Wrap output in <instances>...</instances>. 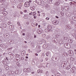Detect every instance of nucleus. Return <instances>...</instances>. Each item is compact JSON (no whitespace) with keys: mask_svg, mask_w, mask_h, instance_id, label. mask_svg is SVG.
Listing matches in <instances>:
<instances>
[{"mask_svg":"<svg viewBox=\"0 0 76 76\" xmlns=\"http://www.w3.org/2000/svg\"><path fill=\"white\" fill-rule=\"evenodd\" d=\"M67 64V62L65 61H63L61 62V67H65V66Z\"/></svg>","mask_w":76,"mask_h":76,"instance_id":"1","label":"nucleus"},{"mask_svg":"<svg viewBox=\"0 0 76 76\" xmlns=\"http://www.w3.org/2000/svg\"><path fill=\"white\" fill-rule=\"evenodd\" d=\"M37 3H38V4L40 5L41 6H43V3L42 1L41 0H36Z\"/></svg>","mask_w":76,"mask_h":76,"instance_id":"2","label":"nucleus"},{"mask_svg":"<svg viewBox=\"0 0 76 76\" xmlns=\"http://www.w3.org/2000/svg\"><path fill=\"white\" fill-rule=\"evenodd\" d=\"M24 5L26 7H29L30 5V3L28 2H26L25 3Z\"/></svg>","mask_w":76,"mask_h":76,"instance_id":"3","label":"nucleus"},{"mask_svg":"<svg viewBox=\"0 0 76 76\" xmlns=\"http://www.w3.org/2000/svg\"><path fill=\"white\" fill-rule=\"evenodd\" d=\"M37 32L38 34H41L42 32V30L41 29H37Z\"/></svg>","mask_w":76,"mask_h":76,"instance_id":"4","label":"nucleus"},{"mask_svg":"<svg viewBox=\"0 0 76 76\" xmlns=\"http://www.w3.org/2000/svg\"><path fill=\"white\" fill-rule=\"evenodd\" d=\"M64 46L66 48H70V45L69 44H65Z\"/></svg>","mask_w":76,"mask_h":76,"instance_id":"5","label":"nucleus"},{"mask_svg":"<svg viewBox=\"0 0 76 76\" xmlns=\"http://www.w3.org/2000/svg\"><path fill=\"white\" fill-rule=\"evenodd\" d=\"M36 48H37V51H39V52H40V51H41V50H40L41 48L40 47V46H37L36 47Z\"/></svg>","mask_w":76,"mask_h":76,"instance_id":"6","label":"nucleus"},{"mask_svg":"<svg viewBox=\"0 0 76 76\" xmlns=\"http://www.w3.org/2000/svg\"><path fill=\"white\" fill-rule=\"evenodd\" d=\"M69 54H70L71 56H73V51L71 50L69 51Z\"/></svg>","mask_w":76,"mask_h":76,"instance_id":"7","label":"nucleus"},{"mask_svg":"<svg viewBox=\"0 0 76 76\" xmlns=\"http://www.w3.org/2000/svg\"><path fill=\"white\" fill-rule=\"evenodd\" d=\"M71 71H72V73H75V71H76V68L75 67H73L72 69H71Z\"/></svg>","mask_w":76,"mask_h":76,"instance_id":"8","label":"nucleus"},{"mask_svg":"<svg viewBox=\"0 0 76 76\" xmlns=\"http://www.w3.org/2000/svg\"><path fill=\"white\" fill-rule=\"evenodd\" d=\"M26 51H23L21 52V55H22L23 56H24L26 54Z\"/></svg>","mask_w":76,"mask_h":76,"instance_id":"9","label":"nucleus"},{"mask_svg":"<svg viewBox=\"0 0 76 76\" xmlns=\"http://www.w3.org/2000/svg\"><path fill=\"white\" fill-rule=\"evenodd\" d=\"M62 55L63 56H64V57H66V56H68V54H67V53H64L62 54Z\"/></svg>","mask_w":76,"mask_h":76,"instance_id":"10","label":"nucleus"},{"mask_svg":"<svg viewBox=\"0 0 76 76\" xmlns=\"http://www.w3.org/2000/svg\"><path fill=\"white\" fill-rule=\"evenodd\" d=\"M2 13L4 16H6L7 15V12L6 11H3L2 12Z\"/></svg>","mask_w":76,"mask_h":76,"instance_id":"11","label":"nucleus"},{"mask_svg":"<svg viewBox=\"0 0 76 76\" xmlns=\"http://www.w3.org/2000/svg\"><path fill=\"white\" fill-rule=\"evenodd\" d=\"M48 29L49 30H52V27H51V26L49 25L48 27Z\"/></svg>","mask_w":76,"mask_h":76,"instance_id":"12","label":"nucleus"},{"mask_svg":"<svg viewBox=\"0 0 76 76\" xmlns=\"http://www.w3.org/2000/svg\"><path fill=\"white\" fill-rule=\"evenodd\" d=\"M45 32H52V30H50L48 29H45Z\"/></svg>","mask_w":76,"mask_h":76,"instance_id":"13","label":"nucleus"},{"mask_svg":"<svg viewBox=\"0 0 76 76\" xmlns=\"http://www.w3.org/2000/svg\"><path fill=\"white\" fill-rule=\"evenodd\" d=\"M9 28L10 29L12 30V29H13V28H14V26L13 25L10 26Z\"/></svg>","mask_w":76,"mask_h":76,"instance_id":"14","label":"nucleus"},{"mask_svg":"<svg viewBox=\"0 0 76 76\" xmlns=\"http://www.w3.org/2000/svg\"><path fill=\"white\" fill-rule=\"evenodd\" d=\"M30 71H31V69L29 68H26V72L30 73Z\"/></svg>","mask_w":76,"mask_h":76,"instance_id":"15","label":"nucleus"},{"mask_svg":"<svg viewBox=\"0 0 76 76\" xmlns=\"http://www.w3.org/2000/svg\"><path fill=\"white\" fill-rule=\"evenodd\" d=\"M4 67L5 69H6L7 70H9V66L8 65H5Z\"/></svg>","mask_w":76,"mask_h":76,"instance_id":"16","label":"nucleus"},{"mask_svg":"<svg viewBox=\"0 0 76 76\" xmlns=\"http://www.w3.org/2000/svg\"><path fill=\"white\" fill-rule=\"evenodd\" d=\"M70 4H74L75 6H76V2L75 1L71 2Z\"/></svg>","mask_w":76,"mask_h":76,"instance_id":"17","label":"nucleus"},{"mask_svg":"<svg viewBox=\"0 0 76 76\" xmlns=\"http://www.w3.org/2000/svg\"><path fill=\"white\" fill-rule=\"evenodd\" d=\"M2 26L4 28H6L7 27V25L6 24H2Z\"/></svg>","mask_w":76,"mask_h":76,"instance_id":"18","label":"nucleus"},{"mask_svg":"<svg viewBox=\"0 0 76 76\" xmlns=\"http://www.w3.org/2000/svg\"><path fill=\"white\" fill-rule=\"evenodd\" d=\"M47 56H50L51 54V53L50 52H48L46 53Z\"/></svg>","mask_w":76,"mask_h":76,"instance_id":"19","label":"nucleus"},{"mask_svg":"<svg viewBox=\"0 0 76 76\" xmlns=\"http://www.w3.org/2000/svg\"><path fill=\"white\" fill-rule=\"evenodd\" d=\"M66 67L67 69H70L71 68V65H69Z\"/></svg>","mask_w":76,"mask_h":76,"instance_id":"20","label":"nucleus"},{"mask_svg":"<svg viewBox=\"0 0 76 76\" xmlns=\"http://www.w3.org/2000/svg\"><path fill=\"white\" fill-rule=\"evenodd\" d=\"M54 58L55 59L56 61H58V60H59V57L58 56L56 58Z\"/></svg>","mask_w":76,"mask_h":76,"instance_id":"21","label":"nucleus"},{"mask_svg":"<svg viewBox=\"0 0 76 76\" xmlns=\"http://www.w3.org/2000/svg\"><path fill=\"white\" fill-rule=\"evenodd\" d=\"M60 4V2H56L55 4V5H56V6H58Z\"/></svg>","mask_w":76,"mask_h":76,"instance_id":"22","label":"nucleus"},{"mask_svg":"<svg viewBox=\"0 0 76 76\" xmlns=\"http://www.w3.org/2000/svg\"><path fill=\"white\" fill-rule=\"evenodd\" d=\"M56 20H54L52 22V23L54 25H56Z\"/></svg>","mask_w":76,"mask_h":76,"instance_id":"23","label":"nucleus"},{"mask_svg":"<svg viewBox=\"0 0 76 76\" xmlns=\"http://www.w3.org/2000/svg\"><path fill=\"white\" fill-rule=\"evenodd\" d=\"M0 46L2 48H4V47H5V46L3 44L1 45Z\"/></svg>","mask_w":76,"mask_h":76,"instance_id":"24","label":"nucleus"},{"mask_svg":"<svg viewBox=\"0 0 76 76\" xmlns=\"http://www.w3.org/2000/svg\"><path fill=\"white\" fill-rule=\"evenodd\" d=\"M2 63L4 64H7V62H6L4 61H2Z\"/></svg>","mask_w":76,"mask_h":76,"instance_id":"25","label":"nucleus"},{"mask_svg":"<svg viewBox=\"0 0 76 76\" xmlns=\"http://www.w3.org/2000/svg\"><path fill=\"white\" fill-rule=\"evenodd\" d=\"M43 47L44 48H47V45H44L43 46Z\"/></svg>","mask_w":76,"mask_h":76,"instance_id":"26","label":"nucleus"},{"mask_svg":"<svg viewBox=\"0 0 76 76\" xmlns=\"http://www.w3.org/2000/svg\"><path fill=\"white\" fill-rule=\"evenodd\" d=\"M72 19L74 21H76V17H72Z\"/></svg>","mask_w":76,"mask_h":76,"instance_id":"27","label":"nucleus"},{"mask_svg":"<svg viewBox=\"0 0 76 76\" xmlns=\"http://www.w3.org/2000/svg\"><path fill=\"white\" fill-rule=\"evenodd\" d=\"M30 9L31 10H35V7H30Z\"/></svg>","mask_w":76,"mask_h":76,"instance_id":"28","label":"nucleus"},{"mask_svg":"<svg viewBox=\"0 0 76 76\" xmlns=\"http://www.w3.org/2000/svg\"><path fill=\"white\" fill-rule=\"evenodd\" d=\"M28 18V15H25L24 16V19H27Z\"/></svg>","mask_w":76,"mask_h":76,"instance_id":"29","label":"nucleus"},{"mask_svg":"<svg viewBox=\"0 0 76 76\" xmlns=\"http://www.w3.org/2000/svg\"><path fill=\"white\" fill-rule=\"evenodd\" d=\"M47 65H46V67H47L48 66H50V64L49 63H48L47 64Z\"/></svg>","mask_w":76,"mask_h":76,"instance_id":"30","label":"nucleus"},{"mask_svg":"<svg viewBox=\"0 0 76 76\" xmlns=\"http://www.w3.org/2000/svg\"><path fill=\"white\" fill-rule=\"evenodd\" d=\"M32 64L33 65H35V61H32Z\"/></svg>","mask_w":76,"mask_h":76,"instance_id":"31","label":"nucleus"},{"mask_svg":"<svg viewBox=\"0 0 76 76\" xmlns=\"http://www.w3.org/2000/svg\"><path fill=\"white\" fill-rule=\"evenodd\" d=\"M18 6H19V7H21L22 6V3H20V4L18 5Z\"/></svg>","mask_w":76,"mask_h":76,"instance_id":"32","label":"nucleus"},{"mask_svg":"<svg viewBox=\"0 0 76 76\" xmlns=\"http://www.w3.org/2000/svg\"><path fill=\"white\" fill-rule=\"evenodd\" d=\"M8 75H12L11 71H9L8 72Z\"/></svg>","mask_w":76,"mask_h":76,"instance_id":"33","label":"nucleus"},{"mask_svg":"<svg viewBox=\"0 0 76 76\" xmlns=\"http://www.w3.org/2000/svg\"><path fill=\"white\" fill-rule=\"evenodd\" d=\"M6 37L7 38L9 37V34H7L6 35Z\"/></svg>","mask_w":76,"mask_h":76,"instance_id":"34","label":"nucleus"},{"mask_svg":"<svg viewBox=\"0 0 76 76\" xmlns=\"http://www.w3.org/2000/svg\"><path fill=\"white\" fill-rule=\"evenodd\" d=\"M12 48H13L12 47L10 48H9L7 49V50H8L9 51V50H12Z\"/></svg>","mask_w":76,"mask_h":76,"instance_id":"35","label":"nucleus"},{"mask_svg":"<svg viewBox=\"0 0 76 76\" xmlns=\"http://www.w3.org/2000/svg\"><path fill=\"white\" fill-rule=\"evenodd\" d=\"M53 0H49V4H51L52 3V1Z\"/></svg>","mask_w":76,"mask_h":76,"instance_id":"36","label":"nucleus"},{"mask_svg":"<svg viewBox=\"0 0 76 76\" xmlns=\"http://www.w3.org/2000/svg\"><path fill=\"white\" fill-rule=\"evenodd\" d=\"M31 26H33V27H34V26H35V24L34 23H32L31 24Z\"/></svg>","mask_w":76,"mask_h":76,"instance_id":"37","label":"nucleus"},{"mask_svg":"<svg viewBox=\"0 0 76 76\" xmlns=\"http://www.w3.org/2000/svg\"><path fill=\"white\" fill-rule=\"evenodd\" d=\"M15 57H19V56H20V55H19V54H16L15 55Z\"/></svg>","mask_w":76,"mask_h":76,"instance_id":"38","label":"nucleus"},{"mask_svg":"<svg viewBox=\"0 0 76 76\" xmlns=\"http://www.w3.org/2000/svg\"><path fill=\"white\" fill-rule=\"evenodd\" d=\"M60 75V74L59 73H57V76H59Z\"/></svg>","mask_w":76,"mask_h":76,"instance_id":"39","label":"nucleus"},{"mask_svg":"<svg viewBox=\"0 0 76 76\" xmlns=\"http://www.w3.org/2000/svg\"><path fill=\"white\" fill-rule=\"evenodd\" d=\"M66 10H69V7L68 6H66Z\"/></svg>","mask_w":76,"mask_h":76,"instance_id":"40","label":"nucleus"},{"mask_svg":"<svg viewBox=\"0 0 76 76\" xmlns=\"http://www.w3.org/2000/svg\"><path fill=\"white\" fill-rule=\"evenodd\" d=\"M36 13H35V12H33V16H35V15H36Z\"/></svg>","mask_w":76,"mask_h":76,"instance_id":"41","label":"nucleus"},{"mask_svg":"<svg viewBox=\"0 0 76 76\" xmlns=\"http://www.w3.org/2000/svg\"><path fill=\"white\" fill-rule=\"evenodd\" d=\"M58 23H59V21H58L56 20V25L58 24Z\"/></svg>","mask_w":76,"mask_h":76,"instance_id":"42","label":"nucleus"},{"mask_svg":"<svg viewBox=\"0 0 76 76\" xmlns=\"http://www.w3.org/2000/svg\"><path fill=\"white\" fill-rule=\"evenodd\" d=\"M3 1V0H0V5H1V4H0L1 3H2Z\"/></svg>","mask_w":76,"mask_h":76,"instance_id":"43","label":"nucleus"},{"mask_svg":"<svg viewBox=\"0 0 76 76\" xmlns=\"http://www.w3.org/2000/svg\"><path fill=\"white\" fill-rule=\"evenodd\" d=\"M59 36H58V34H56V35L55 36V37H56V38H58V37Z\"/></svg>","mask_w":76,"mask_h":76,"instance_id":"44","label":"nucleus"},{"mask_svg":"<svg viewBox=\"0 0 76 76\" xmlns=\"http://www.w3.org/2000/svg\"><path fill=\"white\" fill-rule=\"evenodd\" d=\"M14 73H15V72L13 71H11V75H13Z\"/></svg>","mask_w":76,"mask_h":76,"instance_id":"45","label":"nucleus"},{"mask_svg":"<svg viewBox=\"0 0 76 76\" xmlns=\"http://www.w3.org/2000/svg\"><path fill=\"white\" fill-rule=\"evenodd\" d=\"M23 71H24V72H26V68H24L23 69Z\"/></svg>","mask_w":76,"mask_h":76,"instance_id":"46","label":"nucleus"},{"mask_svg":"<svg viewBox=\"0 0 76 76\" xmlns=\"http://www.w3.org/2000/svg\"><path fill=\"white\" fill-rule=\"evenodd\" d=\"M11 24V22L10 21H9L8 23V25H10Z\"/></svg>","mask_w":76,"mask_h":76,"instance_id":"47","label":"nucleus"},{"mask_svg":"<svg viewBox=\"0 0 76 76\" xmlns=\"http://www.w3.org/2000/svg\"><path fill=\"white\" fill-rule=\"evenodd\" d=\"M63 39H64L65 40H67V38H66V37H63Z\"/></svg>","mask_w":76,"mask_h":76,"instance_id":"48","label":"nucleus"},{"mask_svg":"<svg viewBox=\"0 0 76 76\" xmlns=\"http://www.w3.org/2000/svg\"><path fill=\"white\" fill-rule=\"evenodd\" d=\"M17 8H18V9H21V7H19L18 6Z\"/></svg>","mask_w":76,"mask_h":76,"instance_id":"49","label":"nucleus"},{"mask_svg":"<svg viewBox=\"0 0 76 76\" xmlns=\"http://www.w3.org/2000/svg\"><path fill=\"white\" fill-rule=\"evenodd\" d=\"M42 72H43V71H42V70H40V73H42Z\"/></svg>","mask_w":76,"mask_h":76,"instance_id":"50","label":"nucleus"},{"mask_svg":"<svg viewBox=\"0 0 76 76\" xmlns=\"http://www.w3.org/2000/svg\"><path fill=\"white\" fill-rule=\"evenodd\" d=\"M61 14L62 15H64V13H63V12H61Z\"/></svg>","mask_w":76,"mask_h":76,"instance_id":"51","label":"nucleus"},{"mask_svg":"<svg viewBox=\"0 0 76 76\" xmlns=\"http://www.w3.org/2000/svg\"><path fill=\"white\" fill-rule=\"evenodd\" d=\"M40 69H39L37 70V72L38 73H40Z\"/></svg>","mask_w":76,"mask_h":76,"instance_id":"52","label":"nucleus"},{"mask_svg":"<svg viewBox=\"0 0 76 76\" xmlns=\"http://www.w3.org/2000/svg\"><path fill=\"white\" fill-rule=\"evenodd\" d=\"M70 40L71 41V43H72V42H73V40H72L71 39H70Z\"/></svg>","mask_w":76,"mask_h":76,"instance_id":"53","label":"nucleus"},{"mask_svg":"<svg viewBox=\"0 0 76 76\" xmlns=\"http://www.w3.org/2000/svg\"><path fill=\"white\" fill-rule=\"evenodd\" d=\"M50 38H51V37L48 36V39H50Z\"/></svg>","mask_w":76,"mask_h":76,"instance_id":"54","label":"nucleus"},{"mask_svg":"<svg viewBox=\"0 0 76 76\" xmlns=\"http://www.w3.org/2000/svg\"><path fill=\"white\" fill-rule=\"evenodd\" d=\"M46 20H49V19H50V18H46Z\"/></svg>","mask_w":76,"mask_h":76,"instance_id":"55","label":"nucleus"},{"mask_svg":"<svg viewBox=\"0 0 76 76\" xmlns=\"http://www.w3.org/2000/svg\"><path fill=\"white\" fill-rule=\"evenodd\" d=\"M4 9V8H1V10L2 11Z\"/></svg>","mask_w":76,"mask_h":76,"instance_id":"56","label":"nucleus"},{"mask_svg":"<svg viewBox=\"0 0 76 76\" xmlns=\"http://www.w3.org/2000/svg\"><path fill=\"white\" fill-rule=\"evenodd\" d=\"M36 37H37V36H36L35 34H34V38H36Z\"/></svg>","mask_w":76,"mask_h":76,"instance_id":"57","label":"nucleus"},{"mask_svg":"<svg viewBox=\"0 0 76 76\" xmlns=\"http://www.w3.org/2000/svg\"><path fill=\"white\" fill-rule=\"evenodd\" d=\"M37 18V16H35L34 17V19H36Z\"/></svg>","mask_w":76,"mask_h":76,"instance_id":"58","label":"nucleus"},{"mask_svg":"<svg viewBox=\"0 0 76 76\" xmlns=\"http://www.w3.org/2000/svg\"><path fill=\"white\" fill-rule=\"evenodd\" d=\"M45 60L46 61H47V60H48V59L47 58H45Z\"/></svg>","mask_w":76,"mask_h":76,"instance_id":"59","label":"nucleus"},{"mask_svg":"<svg viewBox=\"0 0 76 76\" xmlns=\"http://www.w3.org/2000/svg\"><path fill=\"white\" fill-rule=\"evenodd\" d=\"M43 13V17H45V14H44V13Z\"/></svg>","mask_w":76,"mask_h":76,"instance_id":"60","label":"nucleus"},{"mask_svg":"<svg viewBox=\"0 0 76 76\" xmlns=\"http://www.w3.org/2000/svg\"><path fill=\"white\" fill-rule=\"evenodd\" d=\"M37 15L39 16H41V15H40V14H37Z\"/></svg>","mask_w":76,"mask_h":76,"instance_id":"61","label":"nucleus"},{"mask_svg":"<svg viewBox=\"0 0 76 76\" xmlns=\"http://www.w3.org/2000/svg\"><path fill=\"white\" fill-rule=\"evenodd\" d=\"M35 56H38V54H37V53H35Z\"/></svg>","mask_w":76,"mask_h":76,"instance_id":"62","label":"nucleus"},{"mask_svg":"<svg viewBox=\"0 0 76 76\" xmlns=\"http://www.w3.org/2000/svg\"><path fill=\"white\" fill-rule=\"evenodd\" d=\"M19 23H20L19 22H17V24H18V25H19V24H20Z\"/></svg>","mask_w":76,"mask_h":76,"instance_id":"63","label":"nucleus"},{"mask_svg":"<svg viewBox=\"0 0 76 76\" xmlns=\"http://www.w3.org/2000/svg\"><path fill=\"white\" fill-rule=\"evenodd\" d=\"M29 15H32V13H29Z\"/></svg>","mask_w":76,"mask_h":76,"instance_id":"64","label":"nucleus"}]
</instances>
